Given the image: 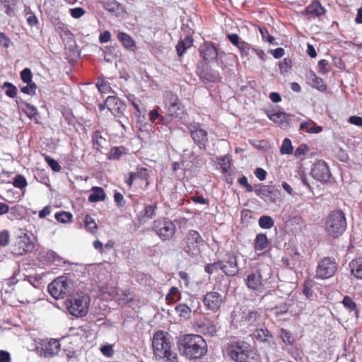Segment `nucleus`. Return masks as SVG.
I'll use <instances>...</instances> for the list:
<instances>
[{
	"label": "nucleus",
	"mask_w": 362,
	"mask_h": 362,
	"mask_svg": "<svg viewBox=\"0 0 362 362\" xmlns=\"http://www.w3.org/2000/svg\"><path fill=\"white\" fill-rule=\"evenodd\" d=\"M177 346L180 354L188 359H199L207 352L205 340L199 334H184L177 338Z\"/></svg>",
	"instance_id": "1"
},
{
	"label": "nucleus",
	"mask_w": 362,
	"mask_h": 362,
	"mask_svg": "<svg viewBox=\"0 0 362 362\" xmlns=\"http://www.w3.org/2000/svg\"><path fill=\"white\" fill-rule=\"evenodd\" d=\"M153 354L163 362H179L177 353L172 351L170 335L165 332L158 331L153 337Z\"/></svg>",
	"instance_id": "2"
},
{
	"label": "nucleus",
	"mask_w": 362,
	"mask_h": 362,
	"mask_svg": "<svg viewBox=\"0 0 362 362\" xmlns=\"http://www.w3.org/2000/svg\"><path fill=\"white\" fill-rule=\"evenodd\" d=\"M272 269L269 266H263L259 268H254L247 272L244 279V283L247 288L252 291H262L268 284V279L271 277Z\"/></svg>",
	"instance_id": "3"
},
{
	"label": "nucleus",
	"mask_w": 362,
	"mask_h": 362,
	"mask_svg": "<svg viewBox=\"0 0 362 362\" xmlns=\"http://www.w3.org/2000/svg\"><path fill=\"white\" fill-rule=\"evenodd\" d=\"M347 226L345 214L340 210L332 211L325 221L327 233L334 238L343 234Z\"/></svg>",
	"instance_id": "4"
},
{
	"label": "nucleus",
	"mask_w": 362,
	"mask_h": 362,
	"mask_svg": "<svg viewBox=\"0 0 362 362\" xmlns=\"http://www.w3.org/2000/svg\"><path fill=\"white\" fill-rule=\"evenodd\" d=\"M228 354L235 362H248L253 359L254 352L250 344L244 341H236L228 344Z\"/></svg>",
	"instance_id": "5"
},
{
	"label": "nucleus",
	"mask_w": 362,
	"mask_h": 362,
	"mask_svg": "<svg viewBox=\"0 0 362 362\" xmlns=\"http://www.w3.org/2000/svg\"><path fill=\"white\" fill-rule=\"evenodd\" d=\"M90 298L83 293H76L69 299L67 308L71 315L83 317L88 312Z\"/></svg>",
	"instance_id": "6"
},
{
	"label": "nucleus",
	"mask_w": 362,
	"mask_h": 362,
	"mask_svg": "<svg viewBox=\"0 0 362 362\" xmlns=\"http://www.w3.org/2000/svg\"><path fill=\"white\" fill-rule=\"evenodd\" d=\"M47 289L55 299L65 298L71 292L72 281L64 276H59L48 285Z\"/></svg>",
	"instance_id": "7"
},
{
	"label": "nucleus",
	"mask_w": 362,
	"mask_h": 362,
	"mask_svg": "<svg viewBox=\"0 0 362 362\" xmlns=\"http://www.w3.org/2000/svg\"><path fill=\"white\" fill-rule=\"evenodd\" d=\"M153 230L163 241L172 239L176 231L175 223L169 218H159L153 221Z\"/></svg>",
	"instance_id": "8"
},
{
	"label": "nucleus",
	"mask_w": 362,
	"mask_h": 362,
	"mask_svg": "<svg viewBox=\"0 0 362 362\" xmlns=\"http://www.w3.org/2000/svg\"><path fill=\"white\" fill-rule=\"evenodd\" d=\"M337 269V264L334 258L327 257L322 258L317 264L315 278L327 279L333 276Z\"/></svg>",
	"instance_id": "9"
},
{
	"label": "nucleus",
	"mask_w": 362,
	"mask_h": 362,
	"mask_svg": "<svg viewBox=\"0 0 362 362\" xmlns=\"http://www.w3.org/2000/svg\"><path fill=\"white\" fill-rule=\"evenodd\" d=\"M163 98L168 112L174 115L175 117L182 118L185 110L177 95L172 91H166Z\"/></svg>",
	"instance_id": "10"
},
{
	"label": "nucleus",
	"mask_w": 362,
	"mask_h": 362,
	"mask_svg": "<svg viewBox=\"0 0 362 362\" xmlns=\"http://www.w3.org/2000/svg\"><path fill=\"white\" fill-rule=\"evenodd\" d=\"M186 246L184 251L190 257H194L200 253V246L203 239L200 234L195 230H189L185 236Z\"/></svg>",
	"instance_id": "11"
},
{
	"label": "nucleus",
	"mask_w": 362,
	"mask_h": 362,
	"mask_svg": "<svg viewBox=\"0 0 362 362\" xmlns=\"http://www.w3.org/2000/svg\"><path fill=\"white\" fill-rule=\"evenodd\" d=\"M33 248L34 244L29 235L21 232L17 237L15 243L11 246V252L16 256H20L31 252Z\"/></svg>",
	"instance_id": "12"
},
{
	"label": "nucleus",
	"mask_w": 362,
	"mask_h": 362,
	"mask_svg": "<svg viewBox=\"0 0 362 362\" xmlns=\"http://www.w3.org/2000/svg\"><path fill=\"white\" fill-rule=\"evenodd\" d=\"M61 349V344L57 339H50L43 340L37 347L38 354L44 358H50L56 356Z\"/></svg>",
	"instance_id": "13"
},
{
	"label": "nucleus",
	"mask_w": 362,
	"mask_h": 362,
	"mask_svg": "<svg viewBox=\"0 0 362 362\" xmlns=\"http://www.w3.org/2000/svg\"><path fill=\"white\" fill-rule=\"evenodd\" d=\"M225 299V296L218 291L207 292L203 297L202 302L206 310L217 312Z\"/></svg>",
	"instance_id": "14"
},
{
	"label": "nucleus",
	"mask_w": 362,
	"mask_h": 362,
	"mask_svg": "<svg viewBox=\"0 0 362 362\" xmlns=\"http://www.w3.org/2000/svg\"><path fill=\"white\" fill-rule=\"evenodd\" d=\"M255 194L266 202L276 203L280 199V191L269 185L259 184L255 186Z\"/></svg>",
	"instance_id": "15"
},
{
	"label": "nucleus",
	"mask_w": 362,
	"mask_h": 362,
	"mask_svg": "<svg viewBox=\"0 0 362 362\" xmlns=\"http://www.w3.org/2000/svg\"><path fill=\"white\" fill-rule=\"evenodd\" d=\"M310 174L315 180L321 182H328L331 177V173L327 164L322 160H320L313 164Z\"/></svg>",
	"instance_id": "16"
},
{
	"label": "nucleus",
	"mask_w": 362,
	"mask_h": 362,
	"mask_svg": "<svg viewBox=\"0 0 362 362\" xmlns=\"http://www.w3.org/2000/svg\"><path fill=\"white\" fill-rule=\"evenodd\" d=\"M226 257V260H221L222 272L228 276H234L239 272L237 257L232 252H228Z\"/></svg>",
	"instance_id": "17"
},
{
	"label": "nucleus",
	"mask_w": 362,
	"mask_h": 362,
	"mask_svg": "<svg viewBox=\"0 0 362 362\" xmlns=\"http://www.w3.org/2000/svg\"><path fill=\"white\" fill-rule=\"evenodd\" d=\"M157 208V202H152L149 204H144L142 208L138 210L136 213V218L139 223H145L156 217Z\"/></svg>",
	"instance_id": "18"
},
{
	"label": "nucleus",
	"mask_w": 362,
	"mask_h": 362,
	"mask_svg": "<svg viewBox=\"0 0 362 362\" xmlns=\"http://www.w3.org/2000/svg\"><path fill=\"white\" fill-rule=\"evenodd\" d=\"M191 136L196 145L201 150H205L208 143V133L199 127L194 126L190 129Z\"/></svg>",
	"instance_id": "19"
},
{
	"label": "nucleus",
	"mask_w": 362,
	"mask_h": 362,
	"mask_svg": "<svg viewBox=\"0 0 362 362\" xmlns=\"http://www.w3.org/2000/svg\"><path fill=\"white\" fill-rule=\"evenodd\" d=\"M106 103H107V110L118 117L123 115L127 107L126 105L116 96H108L106 98Z\"/></svg>",
	"instance_id": "20"
},
{
	"label": "nucleus",
	"mask_w": 362,
	"mask_h": 362,
	"mask_svg": "<svg viewBox=\"0 0 362 362\" xmlns=\"http://www.w3.org/2000/svg\"><path fill=\"white\" fill-rule=\"evenodd\" d=\"M199 52L206 64L216 61L218 57L217 49L212 42H204L201 45Z\"/></svg>",
	"instance_id": "21"
},
{
	"label": "nucleus",
	"mask_w": 362,
	"mask_h": 362,
	"mask_svg": "<svg viewBox=\"0 0 362 362\" xmlns=\"http://www.w3.org/2000/svg\"><path fill=\"white\" fill-rule=\"evenodd\" d=\"M267 115L272 121L276 123L281 129H286L289 126L291 117V115L281 111H268Z\"/></svg>",
	"instance_id": "22"
},
{
	"label": "nucleus",
	"mask_w": 362,
	"mask_h": 362,
	"mask_svg": "<svg viewBox=\"0 0 362 362\" xmlns=\"http://www.w3.org/2000/svg\"><path fill=\"white\" fill-rule=\"evenodd\" d=\"M197 331L208 337H213L218 331L217 325L209 319H204L197 324Z\"/></svg>",
	"instance_id": "23"
},
{
	"label": "nucleus",
	"mask_w": 362,
	"mask_h": 362,
	"mask_svg": "<svg viewBox=\"0 0 362 362\" xmlns=\"http://www.w3.org/2000/svg\"><path fill=\"white\" fill-rule=\"evenodd\" d=\"M197 74L202 80L207 82H216L221 78L219 73L209 66L205 68L198 66Z\"/></svg>",
	"instance_id": "24"
},
{
	"label": "nucleus",
	"mask_w": 362,
	"mask_h": 362,
	"mask_svg": "<svg viewBox=\"0 0 362 362\" xmlns=\"http://www.w3.org/2000/svg\"><path fill=\"white\" fill-rule=\"evenodd\" d=\"M100 4L106 11L116 16H121L124 13V7L115 0H102Z\"/></svg>",
	"instance_id": "25"
},
{
	"label": "nucleus",
	"mask_w": 362,
	"mask_h": 362,
	"mask_svg": "<svg viewBox=\"0 0 362 362\" xmlns=\"http://www.w3.org/2000/svg\"><path fill=\"white\" fill-rule=\"evenodd\" d=\"M261 313L255 310L247 309L242 313V321L248 325H254L260 319Z\"/></svg>",
	"instance_id": "26"
},
{
	"label": "nucleus",
	"mask_w": 362,
	"mask_h": 362,
	"mask_svg": "<svg viewBox=\"0 0 362 362\" xmlns=\"http://www.w3.org/2000/svg\"><path fill=\"white\" fill-rule=\"evenodd\" d=\"M92 193L88 197V201L91 203L104 201L106 197L104 189L100 187H93Z\"/></svg>",
	"instance_id": "27"
},
{
	"label": "nucleus",
	"mask_w": 362,
	"mask_h": 362,
	"mask_svg": "<svg viewBox=\"0 0 362 362\" xmlns=\"http://www.w3.org/2000/svg\"><path fill=\"white\" fill-rule=\"evenodd\" d=\"M117 39L119 42H122L126 49L134 50V47H136L135 42L132 37L124 32H119L118 33Z\"/></svg>",
	"instance_id": "28"
},
{
	"label": "nucleus",
	"mask_w": 362,
	"mask_h": 362,
	"mask_svg": "<svg viewBox=\"0 0 362 362\" xmlns=\"http://www.w3.org/2000/svg\"><path fill=\"white\" fill-rule=\"evenodd\" d=\"M351 274L358 279H362V259L352 260L349 263Z\"/></svg>",
	"instance_id": "29"
},
{
	"label": "nucleus",
	"mask_w": 362,
	"mask_h": 362,
	"mask_svg": "<svg viewBox=\"0 0 362 362\" xmlns=\"http://www.w3.org/2000/svg\"><path fill=\"white\" fill-rule=\"evenodd\" d=\"M268 243L269 241L266 234H257L255 240V250L262 251L267 247Z\"/></svg>",
	"instance_id": "30"
},
{
	"label": "nucleus",
	"mask_w": 362,
	"mask_h": 362,
	"mask_svg": "<svg viewBox=\"0 0 362 362\" xmlns=\"http://www.w3.org/2000/svg\"><path fill=\"white\" fill-rule=\"evenodd\" d=\"M306 13L313 15L315 16H320L325 13V9L321 6V4L317 1L313 2L309 5L305 9Z\"/></svg>",
	"instance_id": "31"
},
{
	"label": "nucleus",
	"mask_w": 362,
	"mask_h": 362,
	"mask_svg": "<svg viewBox=\"0 0 362 362\" xmlns=\"http://www.w3.org/2000/svg\"><path fill=\"white\" fill-rule=\"evenodd\" d=\"M92 141L93 147L97 151H100L103 146L106 144V139L103 137L100 131H95L92 136Z\"/></svg>",
	"instance_id": "32"
},
{
	"label": "nucleus",
	"mask_w": 362,
	"mask_h": 362,
	"mask_svg": "<svg viewBox=\"0 0 362 362\" xmlns=\"http://www.w3.org/2000/svg\"><path fill=\"white\" fill-rule=\"evenodd\" d=\"M175 311L180 317L185 320L189 319L191 316V308L185 303H180L175 306Z\"/></svg>",
	"instance_id": "33"
},
{
	"label": "nucleus",
	"mask_w": 362,
	"mask_h": 362,
	"mask_svg": "<svg viewBox=\"0 0 362 362\" xmlns=\"http://www.w3.org/2000/svg\"><path fill=\"white\" fill-rule=\"evenodd\" d=\"M254 337L261 342H267L272 335L267 329H257L254 332Z\"/></svg>",
	"instance_id": "34"
},
{
	"label": "nucleus",
	"mask_w": 362,
	"mask_h": 362,
	"mask_svg": "<svg viewBox=\"0 0 362 362\" xmlns=\"http://www.w3.org/2000/svg\"><path fill=\"white\" fill-rule=\"evenodd\" d=\"M310 80L312 83V86L320 91H325L327 90V86L325 84L322 79L316 76L315 73L310 74Z\"/></svg>",
	"instance_id": "35"
},
{
	"label": "nucleus",
	"mask_w": 362,
	"mask_h": 362,
	"mask_svg": "<svg viewBox=\"0 0 362 362\" xmlns=\"http://www.w3.org/2000/svg\"><path fill=\"white\" fill-rule=\"evenodd\" d=\"M258 223L262 228L270 229L274 226V221L270 216L263 215L259 217Z\"/></svg>",
	"instance_id": "36"
},
{
	"label": "nucleus",
	"mask_w": 362,
	"mask_h": 362,
	"mask_svg": "<svg viewBox=\"0 0 362 362\" xmlns=\"http://www.w3.org/2000/svg\"><path fill=\"white\" fill-rule=\"evenodd\" d=\"M180 299V293L177 287L173 286L170 288L169 292L166 295V300L168 303H174Z\"/></svg>",
	"instance_id": "37"
},
{
	"label": "nucleus",
	"mask_w": 362,
	"mask_h": 362,
	"mask_svg": "<svg viewBox=\"0 0 362 362\" xmlns=\"http://www.w3.org/2000/svg\"><path fill=\"white\" fill-rule=\"evenodd\" d=\"M54 217L58 222L66 223L71 221L73 216L70 212L62 211L57 212Z\"/></svg>",
	"instance_id": "38"
},
{
	"label": "nucleus",
	"mask_w": 362,
	"mask_h": 362,
	"mask_svg": "<svg viewBox=\"0 0 362 362\" xmlns=\"http://www.w3.org/2000/svg\"><path fill=\"white\" fill-rule=\"evenodd\" d=\"M240 55L242 58L248 57L251 53H252V47L249 43L243 41L240 45L238 47Z\"/></svg>",
	"instance_id": "39"
},
{
	"label": "nucleus",
	"mask_w": 362,
	"mask_h": 362,
	"mask_svg": "<svg viewBox=\"0 0 362 362\" xmlns=\"http://www.w3.org/2000/svg\"><path fill=\"white\" fill-rule=\"evenodd\" d=\"M189 158L192 165L195 168H202L205 164L203 156L195 155L194 152L191 153Z\"/></svg>",
	"instance_id": "40"
},
{
	"label": "nucleus",
	"mask_w": 362,
	"mask_h": 362,
	"mask_svg": "<svg viewBox=\"0 0 362 362\" xmlns=\"http://www.w3.org/2000/svg\"><path fill=\"white\" fill-rule=\"evenodd\" d=\"M46 257L49 261L55 262L58 266L66 263V261L62 257L59 256L54 251L52 250L47 252Z\"/></svg>",
	"instance_id": "41"
},
{
	"label": "nucleus",
	"mask_w": 362,
	"mask_h": 362,
	"mask_svg": "<svg viewBox=\"0 0 362 362\" xmlns=\"http://www.w3.org/2000/svg\"><path fill=\"white\" fill-rule=\"evenodd\" d=\"M280 337L283 342L287 345H291L294 342V337L292 336L290 332L286 329H281Z\"/></svg>",
	"instance_id": "42"
},
{
	"label": "nucleus",
	"mask_w": 362,
	"mask_h": 362,
	"mask_svg": "<svg viewBox=\"0 0 362 362\" xmlns=\"http://www.w3.org/2000/svg\"><path fill=\"white\" fill-rule=\"evenodd\" d=\"M85 227L90 233H94L97 230V224L93 218L90 215H86L84 219Z\"/></svg>",
	"instance_id": "43"
},
{
	"label": "nucleus",
	"mask_w": 362,
	"mask_h": 362,
	"mask_svg": "<svg viewBox=\"0 0 362 362\" xmlns=\"http://www.w3.org/2000/svg\"><path fill=\"white\" fill-rule=\"evenodd\" d=\"M280 152L281 154H287V155H290L293 153V146H292L291 141L289 139L286 138L283 140V142H282V144H281V146L280 148Z\"/></svg>",
	"instance_id": "44"
},
{
	"label": "nucleus",
	"mask_w": 362,
	"mask_h": 362,
	"mask_svg": "<svg viewBox=\"0 0 362 362\" xmlns=\"http://www.w3.org/2000/svg\"><path fill=\"white\" fill-rule=\"evenodd\" d=\"M23 112L30 119L35 118L37 115V107L30 103L25 104Z\"/></svg>",
	"instance_id": "45"
},
{
	"label": "nucleus",
	"mask_w": 362,
	"mask_h": 362,
	"mask_svg": "<svg viewBox=\"0 0 362 362\" xmlns=\"http://www.w3.org/2000/svg\"><path fill=\"white\" fill-rule=\"evenodd\" d=\"M222 261L219 260L214 263L208 264L204 267V271L209 274H213L214 272L221 269L222 271Z\"/></svg>",
	"instance_id": "46"
},
{
	"label": "nucleus",
	"mask_w": 362,
	"mask_h": 362,
	"mask_svg": "<svg viewBox=\"0 0 362 362\" xmlns=\"http://www.w3.org/2000/svg\"><path fill=\"white\" fill-rule=\"evenodd\" d=\"M122 151L120 147L114 146L112 147L109 154L107 155V158L110 160H118L122 155Z\"/></svg>",
	"instance_id": "47"
},
{
	"label": "nucleus",
	"mask_w": 362,
	"mask_h": 362,
	"mask_svg": "<svg viewBox=\"0 0 362 362\" xmlns=\"http://www.w3.org/2000/svg\"><path fill=\"white\" fill-rule=\"evenodd\" d=\"M318 72L321 74H326L330 71L329 62L327 59H321L317 64Z\"/></svg>",
	"instance_id": "48"
},
{
	"label": "nucleus",
	"mask_w": 362,
	"mask_h": 362,
	"mask_svg": "<svg viewBox=\"0 0 362 362\" xmlns=\"http://www.w3.org/2000/svg\"><path fill=\"white\" fill-rule=\"evenodd\" d=\"M13 185L15 187L23 189L27 186L28 182L24 176L18 175L15 177Z\"/></svg>",
	"instance_id": "49"
},
{
	"label": "nucleus",
	"mask_w": 362,
	"mask_h": 362,
	"mask_svg": "<svg viewBox=\"0 0 362 362\" xmlns=\"http://www.w3.org/2000/svg\"><path fill=\"white\" fill-rule=\"evenodd\" d=\"M45 160L53 171L59 172L62 170L60 165L55 159L47 156H45Z\"/></svg>",
	"instance_id": "50"
},
{
	"label": "nucleus",
	"mask_w": 362,
	"mask_h": 362,
	"mask_svg": "<svg viewBox=\"0 0 362 362\" xmlns=\"http://www.w3.org/2000/svg\"><path fill=\"white\" fill-rule=\"evenodd\" d=\"M36 89L37 85L34 82L27 83L26 86L21 87V90L22 93L30 95H33L35 94Z\"/></svg>",
	"instance_id": "51"
},
{
	"label": "nucleus",
	"mask_w": 362,
	"mask_h": 362,
	"mask_svg": "<svg viewBox=\"0 0 362 362\" xmlns=\"http://www.w3.org/2000/svg\"><path fill=\"white\" fill-rule=\"evenodd\" d=\"M291 59L288 57L284 58L282 62L279 63V69L281 73H287L291 68Z\"/></svg>",
	"instance_id": "52"
},
{
	"label": "nucleus",
	"mask_w": 362,
	"mask_h": 362,
	"mask_svg": "<svg viewBox=\"0 0 362 362\" xmlns=\"http://www.w3.org/2000/svg\"><path fill=\"white\" fill-rule=\"evenodd\" d=\"M21 78L25 83H33V75L29 68H25L21 71Z\"/></svg>",
	"instance_id": "53"
},
{
	"label": "nucleus",
	"mask_w": 362,
	"mask_h": 362,
	"mask_svg": "<svg viewBox=\"0 0 362 362\" xmlns=\"http://www.w3.org/2000/svg\"><path fill=\"white\" fill-rule=\"evenodd\" d=\"M15 0H0V3L6 8L5 13L11 16L13 15L14 11L12 6L14 5Z\"/></svg>",
	"instance_id": "54"
},
{
	"label": "nucleus",
	"mask_w": 362,
	"mask_h": 362,
	"mask_svg": "<svg viewBox=\"0 0 362 362\" xmlns=\"http://www.w3.org/2000/svg\"><path fill=\"white\" fill-rule=\"evenodd\" d=\"M259 33L261 34L262 38L264 41H267L270 44H274V41L275 40L274 37L272 36L265 27L259 28Z\"/></svg>",
	"instance_id": "55"
},
{
	"label": "nucleus",
	"mask_w": 362,
	"mask_h": 362,
	"mask_svg": "<svg viewBox=\"0 0 362 362\" xmlns=\"http://www.w3.org/2000/svg\"><path fill=\"white\" fill-rule=\"evenodd\" d=\"M344 306L351 312L356 310V304L352 298L348 296H344L342 300Z\"/></svg>",
	"instance_id": "56"
},
{
	"label": "nucleus",
	"mask_w": 362,
	"mask_h": 362,
	"mask_svg": "<svg viewBox=\"0 0 362 362\" xmlns=\"http://www.w3.org/2000/svg\"><path fill=\"white\" fill-rule=\"evenodd\" d=\"M10 243V234L8 230H3L0 231V246L6 247Z\"/></svg>",
	"instance_id": "57"
},
{
	"label": "nucleus",
	"mask_w": 362,
	"mask_h": 362,
	"mask_svg": "<svg viewBox=\"0 0 362 362\" xmlns=\"http://www.w3.org/2000/svg\"><path fill=\"white\" fill-rule=\"evenodd\" d=\"M96 86L101 93H107L110 89V83L104 79H99L96 83Z\"/></svg>",
	"instance_id": "58"
},
{
	"label": "nucleus",
	"mask_w": 362,
	"mask_h": 362,
	"mask_svg": "<svg viewBox=\"0 0 362 362\" xmlns=\"http://www.w3.org/2000/svg\"><path fill=\"white\" fill-rule=\"evenodd\" d=\"M220 166L224 173H227L230 170V163L226 156H223L219 158Z\"/></svg>",
	"instance_id": "59"
},
{
	"label": "nucleus",
	"mask_w": 362,
	"mask_h": 362,
	"mask_svg": "<svg viewBox=\"0 0 362 362\" xmlns=\"http://www.w3.org/2000/svg\"><path fill=\"white\" fill-rule=\"evenodd\" d=\"M238 182L239 185L245 187L248 192H251L254 190L253 187L248 183L247 178L245 175H242L238 180Z\"/></svg>",
	"instance_id": "60"
},
{
	"label": "nucleus",
	"mask_w": 362,
	"mask_h": 362,
	"mask_svg": "<svg viewBox=\"0 0 362 362\" xmlns=\"http://www.w3.org/2000/svg\"><path fill=\"white\" fill-rule=\"evenodd\" d=\"M276 317L286 314L288 310V306L286 303L276 305L274 308Z\"/></svg>",
	"instance_id": "61"
},
{
	"label": "nucleus",
	"mask_w": 362,
	"mask_h": 362,
	"mask_svg": "<svg viewBox=\"0 0 362 362\" xmlns=\"http://www.w3.org/2000/svg\"><path fill=\"white\" fill-rule=\"evenodd\" d=\"M227 38L228 39V40L230 42V43L232 45H233L234 46H236L237 47L240 45V43H242L243 42V40H242L240 38L238 35L235 34V33L227 35Z\"/></svg>",
	"instance_id": "62"
},
{
	"label": "nucleus",
	"mask_w": 362,
	"mask_h": 362,
	"mask_svg": "<svg viewBox=\"0 0 362 362\" xmlns=\"http://www.w3.org/2000/svg\"><path fill=\"white\" fill-rule=\"evenodd\" d=\"M136 178H139L141 180H148L149 177V175L148 173V170L146 168H141L138 169L136 173H134Z\"/></svg>",
	"instance_id": "63"
},
{
	"label": "nucleus",
	"mask_w": 362,
	"mask_h": 362,
	"mask_svg": "<svg viewBox=\"0 0 362 362\" xmlns=\"http://www.w3.org/2000/svg\"><path fill=\"white\" fill-rule=\"evenodd\" d=\"M70 13L74 18H79L84 15L85 11L81 7H76L70 9Z\"/></svg>",
	"instance_id": "64"
}]
</instances>
